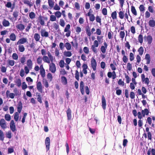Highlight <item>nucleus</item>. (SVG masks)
I'll list each match as a JSON object with an SVG mask.
<instances>
[{
	"label": "nucleus",
	"instance_id": "obj_1",
	"mask_svg": "<svg viewBox=\"0 0 155 155\" xmlns=\"http://www.w3.org/2000/svg\"><path fill=\"white\" fill-rule=\"evenodd\" d=\"M45 143L46 145V149L47 151L49 149L50 144V138L49 137H47L46 138L45 140Z\"/></svg>",
	"mask_w": 155,
	"mask_h": 155
},
{
	"label": "nucleus",
	"instance_id": "obj_17",
	"mask_svg": "<svg viewBox=\"0 0 155 155\" xmlns=\"http://www.w3.org/2000/svg\"><path fill=\"white\" fill-rule=\"evenodd\" d=\"M41 36L42 37H48V33L45 30L41 29L40 31Z\"/></svg>",
	"mask_w": 155,
	"mask_h": 155
},
{
	"label": "nucleus",
	"instance_id": "obj_43",
	"mask_svg": "<svg viewBox=\"0 0 155 155\" xmlns=\"http://www.w3.org/2000/svg\"><path fill=\"white\" fill-rule=\"evenodd\" d=\"M55 16L59 18L60 17L61 15V13L60 11H57L55 13Z\"/></svg>",
	"mask_w": 155,
	"mask_h": 155
},
{
	"label": "nucleus",
	"instance_id": "obj_41",
	"mask_svg": "<svg viewBox=\"0 0 155 155\" xmlns=\"http://www.w3.org/2000/svg\"><path fill=\"white\" fill-rule=\"evenodd\" d=\"M119 18L121 19H123L124 18V14L123 12L120 11L119 13Z\"/></svg>",
	"mask_w": 155,
	"mask_h": 155
},
{
	"label": "nucleus",
	"instance_id": "obj_4",
	"mask_svg": "<svg viewBox=\"0 0 155 155\" xmlns=\"http://www.w3.org/2000/svg\"><path fill=\"white\" fill-rule=\"evenodd\" d=\"M49 70L52 73H54L56 71V68L55 64L52 62L49 65Z\"/></svg>",
	"mask_w": 155,
	"mask_h": 155
},
{
	"label": "nucleus",
	"instance_id": "obj_12",
	"mask_svg": "<svg viewBox=\"0 0 155 155\" xmlns=\"http://www.w3.org/2000/svg\"><path fill=\"white\" fill-rule=\"evenodd\" d=\"M106 99L104 96L102 97V106L103 109L104 110L106 109Z\"/></svg>",
	"mask_w": 155,
	"mask_h": 155
},
{
	"label": "nucleus",
	"instance_id": "obj_2",
	"mask_svg": "<svg viewBox=\"0 0 155 155\" xmlns=\"http://www.w3.org/2000/svg\"><path fill=\"white\" fill-rule=\"evenodd\" d=\"M91 67L94 71H95L96 70L97 64L96 60L93 58H92L91 61Z\"/></svg>",
	"mask_w": 155,
	"mask_h": 155
},
{
	"label": "nucleus",
	"instance_id": "obj_24",
	"mask_svg": "<svg viewBox=\"0 0 155 155\" xmlns=\"http://www.w3.org/2000/svg\"><path fill=\"white\" fill-rule=\"evenodd\" d=\"M85 31L87 35L89 36H90L91 35V33L89 25H87L86 26Z\"/></svg>",
	"mask_w": 155,
	"mask_h": 155
},
{
	"label": "nucleus",
	"instance_id": "obj_23",
	"mask_svg": "<svg viewBox=\"0 0 155 155\" xmlns=\"http://www.w3.org/2000/svg\"><path fill=\"white\" fill-rule=\"evenodd\" d=\"M9 37L11 40L14 41L16 39V36L14 33H11L9 36Z\"/></svg>",
	"mask_w": 155,
	"mask_h": 155
},
{
	"label": "nucleus",
	"instance_id": "obj_35",
	"mask_svg": "<svg viewBox=\"0 0 155 155\" xmlns=\"http://www.w3.org/2000/svg\"><path fill=\"white\" fill-rule=\"evenodd\" d=\"M117 12L116 11H115L111 14V16L113 19L117 18Z\"/></svg>",
	"mask_w": 155,
	"mask_h": 155
},
{
	"label": "nucleus",
	"instance_id": "obj_31",
	"mask_svg": "<svg viewBox=\"0 0 155 155\" xmlns=\"http://www.w3.org/2000/svg\"><path fill=\"white\" fill-rule=\"evenodd\" d=\"M18 113V112H16L15 113L14 115V119L16 121H18L19 118V115Z\"/></svg>",
	"mask_w": 155,
	"mask_h": 155
},
{
	"label": "nucleus",
	"instance_id": "obj_34",
	"mask_svg": "<svg viewBox=\"0 0 155 155\" xmlns=\"http://www.w3.org/2000/svg\"><path fill=\"white\" fill-rule=\"evenodd\" d=\"M43 83L46 87L47 88L48 87L49 85L48 82V81L46 79H43Z\"/></svg>",
	"mask_w": 155,
	"mask_h": 155
},
{
	"label": "nucleus",
	"instance_id": "obj_29",
	"mask_svg": "<svg viewBox=\"0 0 155 155\" xmlns=\"http://www.w3.org/2000/svg\"><path fill=\"white\" fill-rule=\"evenodd\" d=\"M131 11L132 13L135 15H137V12L135 7L133 6H131Z\"/></svg>",
	"mask_w": 155,
	"mask_h": 155
},
{
	"label": "nucleus",
	"instance_id": "obj_64",
	"mask_svg": "<svg viewBox=\"0 0 155 155\" xmlns=\"http://www.w3.org/2000/svg\"><path fill=\"white\" fill-rule=\"evenodd\" d=\"M128 58L126 55H124V56H123V61L124 63H126L128 61Z\"/></svg>",
	"mask_w": 155,
	"mask_h": 155
},
{
	"label": "nucleus",
	"instance_id": "obj_25",
	"mask_svg": "<svg viewBox=\"0 0 155 155\" xmlns=\"http://www.w3.org/2000/svg\"><path fill=\"white\" fill-rule=\"evenodd\" d=\"M15 82L18 87H20L21 85V81L20 79H16L15 81Z\"/></svg>",
	"mask_w": 155,
	"mask_h": 155
},
{
	"label": "nucleus",
	"instance_id": "obj_26",
	"mask_svg": "<svg viewBox=\"0 0 155 155\" xmlns=\"http://www.w3.org/2000/svg\"><path fill=\"white\" fill-rule=\"evenodd\" d=\"M42 60L43 61L45 62L49 63H50V61L49 58L46 56H44L42 58Z\"/></svg>",
	"mask_w": 155,
	"mask_h": 155
},
{
	"label": "nucleus",
	"instance_id": "obj_49",
	"mask_svg": "<svg viewBox=\"0 0 155 155\" xmlns=\"http://www.w3.org/2000/svg\"><path fill=\"white\" fill-rule=\"evenodd\" d=\"M18 12L17 11H15L13 14V17L15 18V20H16L18 16Z\"/></svg>",
	"mask_w": 155,
	"mask_h": 155
},
{
	"label": "nucleus",
	"instance_id": "obj_11",
	"mask_svg": "<svg viewBox=\"0 0 155 155\" xmlns=\"http://www.w3.org/2000/svg\"><path fill=\"white\" fill-rule=\"evenodd\" d=\"M37 88L38 91L42 93L43 91L42 85L40 81L37 82Z\"/></svg>",
	"mask_w": 155,
	"mask_h": 155
},
{
	"label": "nucleus",
	"instance_id": "obj_53",
	"mask_svg": "<svg viewBox=\"0 0 155 155\" xmlns=\"http://www.w3.org/2000/svg\"><path fill=\"white\" fill-rule=\"evenodd\" d=\"M60 24L63 27H64L65 25V22L64 21L63 19H60Z\"/></svg>",
	"mask_w": 155,
	"mask_h": 155
},
{
	"label": "nucleus",
	"instance_id": "obj_22",
	"mask_svg": "<svg viewBox=\"0 0 155 155\" xmlns=\"http://www.w3.org/2000/svg\"><path fill=\"white\" fill-rule=\"evenodd\" d=\"M5 138V134L3 131L1 130H0V140L3 141L4 140Z\"/></svg>",
	"mask_w": 155,
	"mask_h": 155
},
{
	"label": "nucleus",
	"instance_id": "obj_55",
	"mask_svg": "<svg viewBox=\"0 0 155 155\" xmlns=\"http://www.w3.org/2000/svg\"><path fill=\"white\" fill-rule=\"evenodd\" d=\"M102 13L104 15H107V10L106 8H104L103 9L102 11Z\"/></svg>",
	"mask_w": 155,
	"mask_h": 155
},
{
	"label": "nucleus",
	"instance_id": "obj_58",
	"mask_svg": "<svg viewBox=\"0 0 155 155\" xmlns=\"http://www.w3.org/2000/svg\"><path fill=\"white\" fill-rule=\"evenodd\" d=\"M83 51L86 54H88L89 53V49L86 47H85L84 48Z\"/></svg>",
	"mask_w": 155,
	"mask_h": 155
},
{
	"label": "nucleus",
	"instance_id": "obj_42",
	"mask_svg": "<svg viewBox=\"0 0 155 155\" xmlns=\"http://www.w3.org/2000/svg\"><path fill=\"white\" fill-rule=\"evenodd\" d=\"M6 137L10 139L11 138L12 136V133L11 131H8L7 133H6Z\"/></svg>",
	"mask_w": 155,
	"mask_h": 155
},
{
	"label": "nucleus",
	"instance_id": "obj_39",
	"mask_svg": "<svg viewBox=\"0 0 155 155\" xmlns=\"http://www.w3.org/2000/svg\"><path fill=\"white\" fill-rule=\"evenodd\" d=\"M143 49L142 47H140L138 50V51L139 52V54L141 55L143 54Z\"/></svg>",
	"mask_w": 155,
	"mask_h": 155
},
{
	"label": "nucleus",
	"instance_id": "obj_56",
	"mask_svg": "<svg viewBox=\"0 0 155 155\" xmlns=\"http://www.w3.org/2000/svg\"><path fill=\"white\" fill-rule=\"evenodd\" d=\"M125 33L124 31H120V38L123 39L125 36Z\"/></svg>",
	"mask_w": 155,
	"mask_h": 155
},
{
	"label": "nucleus",
	"instance_id": "obj_48",
	"mask_svg": "<svg viewBox=\"0 0 155 155\" xmlns=\"http://www.w3.org/2000/svg\"><path fill=\"white\" fill-rule=\"evenodd\" d=\"M75 78L78 80L79 81V73L78 71L77 70H76L75 71Z\"/></svg>",
	"mask_w": 155,
	"mask_h": 155
},
{
	"label": "nucleus",
	"instance_id": "obj_15",
	"mask_svg": "<svg viewBox=\"0 0 155 155\" xmlns=\"http://www.w3.org/2000/svg\"><path fill=\"white\" fill-rule=\"evenodd\" d=\"M38 20L40 24L42 25H44L45 24V20L43 18V16H42L40 15H39L38 18Z\"/></svg>",
	"mask_w": 155,
	"mask_h": 155
},
{
	"label": "nucleus",
	"instance_id": "obj_33",
	"mask_svg": "<svg viewBox=\"0 0 155 155\" xmlns=\"http://www.w3.org/2000/svg\"><path fill=\"white\" fill-rule=\"evenodd\" d=\"M65 47L68 50H70L71 48V45L68 42H67L65 44Z\"/></svg>",
	"mask_w": 155,
	"mask_h": 155
},
{
	"label": "nucleus",
	"instance_id": "obj_6",
	"mask_svg": "<svg viewBox=\"0 0 155 155\" xmlns=\"http://www.w3.org/2000/svg\"><path fill=\"white\" fill-rule=\"evenodd\" d=\"M16 28L18 31H22L25 29V25L21 23L18 24L16 25Z\"/></svg>",
	"mask_w": 155,
	"mask_h": 155
},
{
	"label": "nucleus",
	"instance_id": "obj_32",
	"mask_svg": "<svg viewBox=\"0 0 155 155\" xmlns=\"http://www.w3.org/2000/svg\"><path fill=\"white\" fill-rule=\"evenodd\" d=\"M18 48L19 51L21 52H23L25 51V48L23 45H19Z\"/></svg>",
	"mask_w": 155,
	"mask_h": 155
},
{
	"label": "nucleus",
	"instance_id": "obj_61",
	"mask_svg": "<svg viewBox=\"0 0 155 155\" xmlns=\"http://www.w3.org/2000/svg\"><path fill=\"white\" fill-rule=\"evenodd\" d=\"M27 87V86L26 85L25 82H24L22 83V88L23 90L25 89Z\"/></svg>",
	"mask_w": 155,
	"mask_h": 155
},
{
	"label": "nucleus",
	"instance_id": "obj_14",
	"mask_svg": "<svg viewBox=\"0 0 155 155\" xmlns=\"http://www.w3.org/2000/svg\"><path fill=\"white\" fill-rule=\"evenodd\" d=\"M80 87L81 92V94L83 95L84 93V84L83 81H81L80 84Z\"/></svg>",
	"mask_w": 155,
	"mask_h": 155
},
{
	"label": "nucleus",
	"instance_id": "obj_38",
	"mask_svg": "<svg viewBox=\"0 0 155 155\" xmlns=\"http://www.w3.org/2000/svg\"><path fill=\"white\" fill-rule=\"evenodd\" d=\"M40 74L41 77L44 78L45 77V71L44 69L40 70Z\"/></svg>",
	"mask_w": 155,
	"mask_h": 155
},
{
	"label": "nucleus",
	"instance_id": "obj_7",
	"mask_svg": "<svg viewBox=\"0 0 155 155\" xmlns=\"http://www.w3.org/2000/svg\"><path fill=\"white\" fill-rule=\"evenodd\" d=\"M0 126L3 129H5L6 128L5 121L4 119H2L0 120Z\"/></svg>",
	"mask_w": 155,
	"mask_h": 155
},
{
	"label": "nucleus",
	"instance_id": "obj_62",
	"mask_svg": "<svg viewBox=\"0 0 155 155\" xmlns=\"http://www.w3.org/2000/svg\"><path fill=\"white\" fill-rule=\"evenodd\" d=\"M37 97V101H38L40 103H42V101L41 100V95L40 94H38V95Z\"/></svg>",
	"mask_w": 155,
	"mask_h": 155
},
{
	"label": "nucleus",
	"instance_id": "obj_37",
	"mask_svg": "<svg viewBox=\"0 0 155 155\" xmlns=\"http://www.w3.org/2000/svg\"><path fill=\"white\" fill-rule=\"evenodd\" d=\"M143 35L140 34L138 36V40L139 42L140 43H142L143 42Z\"/></svg>",
	"mask_w": 155,
	"mask_h": 155
},
{
	"label": "nucleus",
	"instance_id": "obj_57",
	"mask_svg": "<svg viewBox=\"0 0 155 155\" xmlns=\"http://www.w3.org/2000/svg\"><path fill=\"white\" fill-rule=\"evenodd\" d=\"M1 71L3 73L6 72L7 70V68L4 66H1Z\"/></svg>",
	"mask_w": 155,
	"mask_h": 155
},
{
	"label": "nucleus",
	"instance_id": "obj_40",
	"mask_svg": "<svg viewBox=\"0 0 155 155\" xmlns=\"http://www.w3.org/2000/svg\"><path fill=\"white\" fill-rule=\"evenodd\" d=\"M48 4L50 7L52 8L54 5V2L52 0H48Z\"/></svg>",
	"mask_w": 155,
	"mask_h": 155
},
{
	"label": "nucleus",
	"instance_id": "obj_44",
	"mask_svg": "<svg viewBox=\"0 0 155 155\" xmlns=\"http://www.w3.org/2000/svg\"><path fill=\"white\" fill-rule=\"evenodd\" d=\"M8 63L9 65L13 66L15 64V61L12 60H8Z\"/></svg>",
	"mask_w": 155,
	"mask_h": 155
},
{
	"label": "nucleus",
	"instance_id": "obj_18",
	"mask_svg": "<svg viewBox=\"0 0 155 155\" xmlns=\"http://www.w3.org/2000/svg\"><path fill=\"white\" fill-rule=\"evenodd\" d=\"M146 38L147 41V43L148 44H150L153 41V38L150 35H148L147 37L146 36H145L144 37V38Z\"/></svg>",
	"mask_w": 155,
	"mask_h": 155
},
{
	"label": "nucleus",
	"instance_id": "obj_36",
	"mask_svg": "<svg viewBox=\"0 0 155 155\" xmlns=\"http://www.w3.org/2000/svg\"><path fill=\"white\" fill-rule=\"evenodd\" d=\"M34 38L36 41H38L40 39V35L38 34L35 33L34 35Z\"/></svg>",
	"mask_w": 155,
	"mask_h": 155
},
{
	"label": "nucleus",
	"instance_id": "obj_63",
	"mask_svg": "<svg viewBox=\"0 0 155 155\" xmlns=\"http://www.w3.org/2000/svg\"><path fill=\"white\" fill-rule=\"evenodd\" d=\"M139 9L141 12H143L145 10V7L143 5H141L140 6Z\"/></svg>",
	"mask_w": 155,
	"mask_h": 155
},
{
	"label": "nucleus",
	"instance_id": "obj_8",
	"mask_svg": "<svg viewBox=\"0 0 155 155\" xmlns=\"http://www.w3.org/2000/svg\"><path fill=\"white\" fill-rule=\"evenodd\" d=\"M27 42V39L26 38H22L19 40L16 43L17 45H21V44H24Z\"/></svg>",
	"mask_w": 155,
	"mask_h": 155
},
{
	"label": "nucleus",
	"instance_id": "obj_3",
	"mask_svg": "<svg viewBox=\"0 0 155 155\" xmlns=\"http://www.w3.org/2000/svg\"><path fill=\"white\" fill-rule=\"evenodd\" d=\"M10 127L11 130L13 132L16 130V126L13 120H11L10 122Z\"/></svg>",
	"mask_w": 155,
	"mask_h": 155
},
{
	"label": "nucleus",
	"instance_id": "obj_54",
	"mask_svg": "<svg viewBox=\"0 0 155 155\" xmlns=\"http://www.w3.org/2000/svg\"><path fill=\"white\" fill-rule=\"evenodd\" d=\"M142 112L144 113L146 115H148L149 113V111L148 109L147 108H145L144 110H142Z\"/></svg>",
	"mask_w": 155,
	"mask_h": 155
},
{
	"label": "nucleus",
	"instance_id": "obj_30",
	"mask_svg": "<svg viewBox=\"0 0 155 155\" xmlns=\"http://www.w3.org/2000/svg\"><path fill=\"white\" fill-rule=\"evenodd\" d=\"M5 120L8 121L10 120L11 117L10 115L8 114H6L5 115Z\"/></svg>",
	"mask_w": 155,
	"mask_h": 155
},
{
	"label": "nucleus",
	"instance_id": "obj_60",
	"mask_svg": "<svg viewBox=\"0 0 155 155\" xmlns=\"http://www.w3.org/2000/svg\"><path fill=\"white\" fill-rule=\"evenodd\" d=\"M25 73L24 70L23 69H21L20 71V75L21 77H22L24 76Z\"/></svg>",
	"mask_w": 155,
	"mask_h": 155
},
{
	"label": "nucleus",
	"instance_id": "obj_5",
	"mask_svg": "<svg viewBox=\"0 0 155 155\" xmlns=\"http://www.w3.org/2000/svg\"><path fill=\"white\" fill-rule=\"evenodd\" d=\"M6 95L7 97H9L11 99H14L16 95L15 94L13 93H10L9 90H7L6 92Z\"/></svg>",
	"mask_w": 155,
	"mask_h": 155
},
{
	"label": "nucleus",
	"instance_id": "obj_50",
	"mask_svg": "<svg viewBox=\"0 0 155 155\" xmlns=\"http://www.w3.org/2000/svg\"><path fill=\"white\" fill-rule=\"evenodd\" d=\"M70 25L69 24H68L66 26L64 29V32H67L69 31V30L70 29Z\"/></svg>",
	"mask_w": 155,
	"mask_h": 155
},
{
	"label": "nucleus",
	"instance_id": "obj_46",
	"mask_svg": "<svg viewBox=\"0 0 155 155\" xmlns=\"http://www.w3.org/2000/svg\"><path fill=\"white\" fill-rule=\"evenodd\" d=\"M56 18L55 16L53 15H51L50 16V21H54L56 20Z\"/></svg>",
	"mask_w": 155,
	"mask_h": 155
},
{
	"label": "nucleus",
	"instance_id": "obj_59",
	"mask_svg": "<svg viewBox=\"0 0 155 155\" xmlns=\"http://www.w3.org/2000/svg\"><path fill=\"white\" fill-rule=\"evenodd\" d=\"M125 78L126 79V82L127 83H129L130 81V78H129V76L128 75H126V74L125 73Z\"/></svg>",
	"mask_w": 155,
	"mask_h": 155
},
{
	"label": "nucleus",
	"instance_id": "obj_51",
	"mask_svg": "<svg viewBox=\"0 0 155 155\" xmlns=\"http://www.w3.org/2000/svg\"><path fill=\"white\" fill-rule=\"evenodd\" d=\"M12 57L13 59L17 60L18 59V56L16 53H14L12 55Z\"/></svg>",
	"mask_w": 155,
	"mask_h": 155
},
{
	"label": "nucleus",
	"instance_id": "obj_28",
	"mask_svg": "<svg viewBox=\"0 0 155 155\" xmlns=\"http://www.w3.org/2000/svg\"><path fill=\"white\" fill-rule=\"evenodd\" d=\"M64 54L66 57H70L72 55V53L71 51H65L64 52Z\"/></svg>",
	"mask_w": 155,
	"mask_h": 155
},
{
	"label": "nucleus",
	"instance_id": "obj_19",
	"mask_svg": "<svg viewBox=\"0 0 155 155\" xmlns=\"http://www.w3.org/2000/svg\"><path fill=\"white\" fill-rule=\"evenodd\" d=\"M151 152L152 155H155V149L152 148L151 150V148H150L147 152V155H150Z\"/></svg>",
	"mask_w": 155,
	"mask_h": 155
},
{
	"label": "nucleus",
	"instance_id": "obj_21",
	"mask_svg": "<svg viewBox=\"0 0 155 155\" xmlns=\"http://www.w3.org/2000/svg\"><path fill=\"white\" fill-rule=\"evenodd\" d=\"M149 26L151 27H154L155 26V21L153 19L150 20L148 22Z\"/></svg>",
	"mask_w": 155,
	"mask_h": 155
},
{
	"label": "nucleus",
	"instance_id": "obj_20",
	"mask_svg": "<svg viewBox=\"0 0 155 155\" xmlns=\"http://www.w3.org/2000/svg\"><path fill=\"white\" fill-rule=\"evenodd\" d=\"M3 26L4 27H8L9 26L10 23L7 20L5 19H4L2 22Z\"/></svg>",
	"mask_w": 155,
	"mask_h": 155
},
{
	"label": "nucleus",
	"instance_id": "obj_9",
	"mask_svg": "<svg viewBox=\"0 0 155 155\" xmlns=\"http://www.w3.org/2000/svg\"><path fill=\"white\" fill-rule=\"evenodd\" d=\"M104 46H102L101 48V50L103 53H105L106 52V49L107 48V45L106 42L104 43Z\"/></svg>",
	"mask_w": 155,
	"mask_h": 155
},
{
	"label": "nucleus",
	"instance_id": "obj_45",
	"mask_svg": "<svg viewBox=\"0 0 155 155\" xmlns=\"http://www.w3.org/2000/svg\"><path fill=\"white\" fill-rule=\"evenodd\" d=\"M35 17V14L33 12H30V18L31 19H33Z\"/></svg>",
	"mask_w": 155,
	"mask_h": 155
},
{
	"label": "nucleus",
	"instance_id": "obj_10",
	"mask_svg": "<svg viewBox=\"0 0 155 155\" xmlns=\"http://www.w3.org/2000/svg\"><path fill=\"white\" fill-rule=\"evenodd\" d=\"M66 113L68 120H70L71 118V110L69 107L66 111Z\"/></svg>",
	"mask_w": 155,
	"mask_h": 155
},
{
	"label": "nucleus",
	"instance_id": "obj_27",
	"mask_svg": "<svg viewBox=\"0 0 155 155\" xmlns=\"http://www.w3.org/2000/svg\"><path fill=\"white\" fill-rule=\"evenodd\" d=\"M61 82L64 85H66L67 83V80L65 76H62L61 77Z\"/></svg>",
	"mask_w": 155,
	"mask_h": 155
},
{
	"label": "nucleus",
	"instance_id": "obj_52",
	"mask_svg": "<svg viewBox=\"0 0 155 155\" xmlns=\"http://www.w3.org/2000/svg\"><path fill=\"white\" fill-rule=\"evenodd\" d=\"M42 58L41 57H39L37 58V63L38 64H41L42 61Z\"/></svg>",
	"mask_w": 155,
	"mask_h": 155
},
{
	"label": "nucleus",
	"instance_id": "obj_13",
	"mask_svg": "<svg viewBox=\"0 0 155 155\" xmlns=\"http://www.w3.org/2000/svg\"><path fill=\"white\" fill-rule=\"evenodd\" d=\"M22 108V104L21 101L18 102L17 107V111L18 113H21Z\"/></svg>",
	"mask_w": 155,
	"mask_h": 155
},
{
	"label": "nucleus",
	"instance_id": "obj_47",
	"mask_svg": "<svg viewBox=\"0 0 155 155\" xmlns=\"http://www.w3.org/2000/svg\"><path fill=\"white\" fill-rule=\"evenodd\" d=\"M64 60H61L59 62V65L60 67L61 68H63L64 67Z\"/></svg>",
	"mask_w": 155,
	"mask_h": 155
},
{
	"label": "nucleus",
	"instance_id": "obj_16",
	"mask_svg": "<svg viewBox=\"0 0 155 155\" xmlns=\"http://www.w3.org/2000/svg\"><path fill=\"white\" fill-rule=\"evenodd\" d=\"M15 4V3H14L13 4V6L12 7V4L11 2H7V4L5 5V6L6 7L8 8H11L12 10L11 12H12V10L14 8V5Z\"/></svg>",
	"mask_w": 155,
	"mask_h": 155
}]
</instances>
